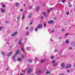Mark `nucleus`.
<instances>
[{"mask_svg":"<svg viewBox=\"0 0 75 75\" xmlns=\"http://www.w3.org/2000/svg\"><path fill=\"white\" fill-rule=\"evenodd\" d=\"M32 71V69L31 68H29L28 69L27 71V74H30Z\"/></svg>","mask_w":75,"mask_h":75,"instance_id":"f257e3e1","label":"nucleus"},{"mask_svg":"<svg viewBox=\"0 0 75 75\" xmlns=\"http://www.w3.org/2000/svg\"><path fill=\"white\" fill-rule=\"evenodd\" d=\"M54 21L53 20H50L48 22V24H53V23H54Z\"/></svg>","mask_w":75,"mask_h":75,"instance_id":"f03ea898","label":"nucleus"},{"mask_svg":"<svg viewBox=\"0 0 75 75\" xmlns=\"http://www.w3.org/2000/svg\"><path fill=\"white\" fill-rule=\"evenodd\" d=\"M61 66L62 67V69H64V67H65V65H64V63H62L61 64Z\"/></svg>","mask_w":75,"mask_h":75,"instance_id":"7ed1b4c3","label":"nucleus"},{"mask_svg":"<svg viewBox=\"0 0 75 75\" xmlns=\"http://www.w3.org/2000/svg\"><path fill=\"white\" fill-rule=\"evenodd\" d=\"M1 53L3 56V57H4L6 56V54H5V52H1Z\"/></svg>","mask_w":75,"mask_h":75,"instance_id":"20e7f679","label":"nucleus"},{"mask_svg":"<svg viewBox=\"0 0 75 75\" xmlns=\"http://www.w3.org/2000/svg\"><path fill=\"white\" fill-rule=\"evenodd\" d=\"M17 32H16L14 33L13 34H11V36H12V37H13V36H14V35H17Z\"/></svg>","mask_w":75,"mask_h":75,"instance_id":"39448f33","label":"nucleus"},{"mask_svg":"<svg viewBox=\"0 0 75 75\" xmlns=\"http://www.w3.org/2000/svg\"><path fill=\"white\" fill-rule=\"evenodd\" d=\"M20 51H19V49H18V50L16 51V54H14L15 55H17L18 54V53H19Z\"/></svg>","mask_w":75,"mask_h":75,"instance_id":"423d86ee","label":"nucleus"},{"mask_svg":"<svg viewBox=\"0 0 75 75\" xmlns=\"http://www.w3.org/2000/svg\"><path fill=\"white\" fill-rule=\"evenodd\" d=\"M37 27L38 28H39V29H40L42 28V25H39Z\"/></svg>","mask_w":75,"mask_h":75,"instance_id":"0eeeda50","label":"nucleus"},{"mask_svg":"<svg viewBox=\"0 0 75 75\" xmlns=\"http://www.w3.org/2000/svg\"><path fill=\"white\" fill-rule=\"evenodd\" d=\"M26 50L27 51H30V50H31V47H27L26 48Z\"/></svg>","mask_w":75,"mask_h":75,"instance_id":"6e6552de","label":"nucleus"},{"mask_svg":"<svg viewBox=\"0 0 75 75\" xmlns=\"http://www.w3.org/2000/svg\"><path fill=\"white\" fill-rule=\"evenodd\" d=\"M43 15L45 17H47V16L46 15V13H45V12H44L42 13Z\"/></svg>","mask_w":75,"mask_h":75,"instance_id":"1a4fd4ad","label":"nucleus"},{"mask_svg":"<svg viewBox=\"0 0 75 75\" xmlns=\"http://www.w3.org/2000/svg\"><path fill=\"white\" fill-rule=\"evenodd\" d=\"M71 65L68 64L67 65V67H66V68H71Z\"/></svg>","mask_w":75,"mask_h":75,"instance_id":"9d476101","label":"nucleus"},{"mask_svg":"<svg viewBox=\"0 0 75 75\" xmlns=\"http://www.w3.org/2000/svg\"><path fill=\"white\" fill-rule=\"evenodd\" d=\"M13 53L12 52H9L7 55V57H9V56H10L11 55H12Z\"/></svg>","mask_w":75,"mask_h":75,"instance_id":"9b49d317","label":"nucleus"},{"mask_svg":"<svg viewBox=\"0 0 75 75\" xmlns=\"http://www.w3.org/2000/svg\"><path fill=\"white\" fill-rule=\"evenodd\" d=\"M40 10V7L39 6H37L36 8V11H38Z\"/></svg>","mask_w":75,"mask_h":75,"instance_id":"f8f14e48","label":"nucleus"},{"mask_svg":"<svg viewBox=\"0 0 75 75\" xmlns=\"http://www.w3.org/2000/svg\"><path fill=\"white\" fill-rule=\"evenodd\" d=\"M32 15H33L32 13H30V14L28 15V17L29 18H31V17H32Z\"/></svg>","mask_w":75,"mask_h":75,"instance_id":"ddd939ff","label":"nucleus"},{"mask_svg":"<svg viewBox=\"0 0 75 75\" xmlns=\"http://www.w3.org/2000/svg\"><path fill=\"white\" fill-rule=\"evenodd\" d=\"M1 11L2 13H4L5 12V10L4 9H1Z\"/></svg>","mask_w":75,"mask_h":75,"instance_id":"4468645a","label":"nucleus"},{"mask_svg":"<svg viewBox=\"0 0 75 75\" xmlns=\"http://www.w3.org/2000/svg\"><path fill=\"white\" fill-rule=\"evenodd\" d=\"M18 61L20 62L22 61V59L20 58V57H19L18 59Z\"/></svg>","mask_w":75,"mask_h":75,"instance_id":"2eb2a0df","label":"nucleus"},{"mask_svg":"<svg viewBox=\"0 0 75 75\" xmlns=\"http://www.w3.org/2000/svg\"><path fill=\"white\" fill-rule=\"evenodd\" d=\"M21 51H23V52H24V51H25L24 50V47H21Z\"/></svg>","mask_w":75,"mask_h":75,"instance_id":"dca6fc26","label":"nucleus"},{"mask_svg":"<svg viewBox=\"0 0 75 75\" xmlns=\"http://www.w3.org/2000/svg\"><path fill=\"white\" fill-rule=\"evenodd\" d=\"M15 6L16 7H18L19 6V3H16L15 4Z\"/></svg>","mask_w":75,"mask_h":75,"instance_id":"f3484780","label":"nucleus"},{"mask_svg":"<svg viewBox=\"0 0 75 75\" xmlns=\"http://www.w3.org/2000/svg\"><path fill=\"white\" fill-rule=\"evenodd\" d=\"M28 61L30 63H31L32 62V60L31 59H29Z\"/></svg>","mask_w":75,"mask_h":75,"instance_id":"a211bd4d","label":"nucleus"},{"mask_svg":"<svg viewBox=\"0 0 75 75\" xmlns=\"http://www.w3.org/2000/svg\"><path fill=\"white\" fill-rule=\"evenodd\" d=\"M44 61H45V60H40V62H41V63H42L44 62Z\"/></svg>","mask_w":75,"mask_h":75,"instance_id":"6ab92c4d","label":"nucleus"},{"mask_svg":"<svg viewBox=\"0 0 75 75\" xmlns=\"http://www.w3.org/2000/svg\"><path fill=\"white\" fill-rule=\"evenodd\" d=\"M69 41H68V40H66V41H65V43H66V44H68V43H69Z\"/></svg>","mask_w":75,"mask_h":75,"instance_id":"aec40b11","label":"nucleus"},{"mask_svg":"<svg viewBox=\"0 0 75 75\" xmlns=\"http://www.w3.org/2000/svg\"><path fill=\"white\" fill-rule=\"evenodd\" d=\"M23 9L21 8L20 9V12H23Z\"/></svg>","mask_w":75,"mask_h":75,"instance_id":"412c9836","label":"nucleus"},{"mask_svg":"<svg viewBox=\"0 0 75 75\" xmlns=\"http://www.w3.org/2000/svg\"><path fill=\"white\" fill-rule=\"evenodd\" d=\"M19 44L20 45H21L22 44V42H21V41H20L19 42Z\"/></svg>","mask_w":75,"mask_h":75,"instance_id":"4be33fe9","label":"nucleus"},{"mask_svg":"<svg viewBox=\"0 0 75 75\" xmlns=\"http://www.w3.org/2000/svg\"><path fill=\"white\" fill-rule=\"evenodd\" d=\"M24 18H25V17L24 16V15H23V17H22V19L23 20V19H24Z\"/></svg>","mask_w":75,"mask_h":75,"instance_id":"5701e85b","label":"nucleus"},{"mask_svg":"<svg viewBox=\"0 0 75 75\" xmlns=\"http://www.w3.org/2000/svg\"><path fill=\"white\" fill-rule=\"evenodd\" d=\"M71 45L72 46H75V43H72L71 44Z\"/></svg>","mask_w":75,"mask_h":75,"instance_id":"b1692460","label":"nucleus"},{"mask_svg":"<svg viewBox=\"0 0 75 75\" xmlns=\"http://www.w3.org/2000/svg\"><path fill=\"white\" fill-rule=\"evenodd\" d=\"M44 25L45 27H46V26L47 25L46 24V23H44Z\"/></svg>","mask_w":75,"mask_h":75,"instance_id":"393cba45","label":"nucleus"},{"mask_svg":"<svg viewBox=\"0 0 75 75\" xmlns=\"http://www.w3.org/2000/svg\"><path fill=\"white\" fill-rule=\"evenodd\" d=\"M29 35V32H27L26 34V35Z\"/></svg>","mask_w":75,"mask_h":75,"instance_id":"a878e982","label":"nucleus"},{"mask_svg":"<svg viewBox=\"0 0 75 75\" xmlns=\"http://www.w3.org/2000/svg\"><path fill=\"white\" fill-rule=\"evenodd\" d=\"M16 57V56L15 55H13L12 57V59H14V58Z\"/></svg>","mask_w":75,"mask_h":75,"instance_id":"bb28decb","label":"nucleus"},{"mask_svg":"<svg viewBox=\"0 0 75 75\" xmlns=\"http://www.w3.org/2000/svg\"><path fill=\"white\" fill-rule=\"evenodd\" d=\"M66 15H69V12H67L66 13Z\"/></svg>","mask_w":75,"mask_h":75,"instance_id":"cd10ccee","label":"nucleus"},{"mask_svg":"<svg viewBox=\"0 0 75 75\" xmlns=\"http://www.w3.org/2000/svg\"><path fill=\"white\" fill-rule=\"evenodd\" d=\"M38 31V27L36 28L35 29V31L37 32Z\"/></svg>","mask_w":75,"mask_h":75,"instance_id":"c85d7f7f","label":"nucleus"},{"mask_svg":"<svg viewBox=\"0 0 75 75\" xmlns=\"http://www.w3.org/2000/svg\"><path fill=\"white\" fill-rule=\"evenodd\" d=\"M3 27H0V31H1V30H2V29L3 28Z\"/></svg>","mask_w":75,"mask_h":75,"instance_id":"c756f323","label":"nucleus"},{"mask_svg":"<svg viewBox=\"0 0 75 75\" xmlns=\"http://www.w3.org/2000/svg\"><path fill=\"white\" fill-rule=\"evenodd\" d=\"M25 58V57H24V56L23 55H22V58Z\"/></svg>","mask_w":75,"mask_h":75,"instance_id":"7c9ffc66","label":"nucleus"},{"mask_svg":"<svg viewBox=\"0 0 75 75\" xmlns=\"http://www.w3.org/2000/svg\"><path fill=\"white\" fill-rule=\"evenodd\" d=\"M51 59H53V58H54V56H51L50 57Z\"/></svg>","mask_w":75,"mask_h":75,"instance_id":"2f4dec72","label":"nucleus"},{"mask_svg":"<svg viewBox=\"0 0 75 75\" xmlns=\"http://www.w3.org/2000/svg\"><path fill=\"white\" fill-rule=\"evenodd\" d=\"M38 73H41V70H38Z\"/></svg>","mask_w":75,"mask_h":75,"instance_id":"473e14b6","label":"nucleus"},{"mask_svg":"<svg viewBox=\"0 0 75 75\" xmlns=\"http://www.w3.org/2000/svg\"><path fill=\"white\" fill-rule=\"evenodd\" d=\"M49 73H50V72H49L48 71H47L46 72V74H49Z\"/></svg>","mask_w":75,"mask_h":75,"instance_id":"72a5a7b5","label":"nucleus"},{"mask_svg":"<svg viewBox=\"0 0 75 75\" xmlns=\"http://www.w3.org/2000/svg\"><path fill=\"white\" fill-rule=\"evenodd\" d=\"M54 51L55 52H57L58 51L57 50V49H55L54 50Z\"/></svg>","mask_w":75,"mask_h":75,"instance_id":"f704fd0d","label":"nucleus"},{"mask_svg":"<svg viewBox=\"0 0 75 75\" xmlns=\"http://www.w3.org/2000/svg\"><path fill=\"white\" fill-rule=\"evenodd\" d=\"M65 0H62V3H64V2H65Z\"/></svg>","mask_w":75,"mask_h":75,"instance_id":"c9c22d12","label":"nucleus"},{"mask_svg":"<svg viewBox=\"0 0 75 75\" xmlns=\"http://www.w3.org/2000/svg\"><path fill=\"white\" fill-rule=\"evenodd\" d=\"M20 18V16H18L17 17L18 20H19Z\"/></svg>","mask_w":75,"mask_h":75,"instance_id":"e433bc0d","label":"nucleus"},{"mask_svg":"<svg viewBox=\"0 0 75 75\" xmlns=\"http://www.w3.org/2000/svg\"><path fill=\"white\" fill-rule=\"evenodd\" d=\"M3 7H6V5H2Z\"/></svg>","mask_w":75,"mask_h":75,"instance_id":"4c0bfd02","label":"nucleus"},{"mask_svg":"<svg viewBox=\"0 0 75 75\" xmlns=\"http://www.w3.org/2000/svg\"><path fill=\"white\" fill-rule=\"evenodd\" d=\"M54 20H57V18H53Z\"/></svg>","mask_w":75,"mask_h":75,"instance_id":"58836bf2","label":"nucleus"},{"mask_svg":"<svg viewBox=\"0 0 75 75\" xmlns=\"http://www.w3.org/2000/svg\"><path fill=\"white\" fill-rule=\"evenodd\" d=\"M55 61L54 60H53L52 62V63H54V62H55Z\"/></svg>","mask_w":75,"mask_h":75,"instance_id":"ea45409f","label":"nucleus"},{"mask_svg":"<svg viewBox=\"0 0 75 75\" xmlns=\"http://www.w3.org/2000/svg\"><path fill=\"white\" fill-rule=\"evenodd\" d=\"M28 27H27L26 28L25 30H28Z\"/></svg>","mask_w":75,"mask_h":75,"instance_id":"a19ab883","label":"nucleus"},{"mask_svg":"<svg viewBox=\"0 0 75 75\" xmlns=\"http://www.w3.org/2000/svg\"><path fill=\"white\" fill-rule=\"evenodd\" d=\"M32 8V6H30L29 7V9H31Z\"/></svg>","mask_w":75,"mask_h":75,"instance_id":"79ce46f5","label":"nucleus"},{"mask_svg":"<svg viewBox=\"0 0 75 75\" xmlns=\"http://www.w3.org/2000/svg\"><path fill=\"white\" fill-rule=\"evenodd\" d=\"M33 24V22H31L30 23V25H31V24Z\"/></svg>","mask_w":75,"mask_h":75,"instance_id":"37998d69","label":"nucleus"},{"mask_svg":"<svg viewBox=\"0 0 75 75\" xmlns=\"http://www.w3.org/2000/svg\"><path fill=\"white\" fill-rule=\"evenodd\" d=\"M5 23H8V21H6L5 22Z\"/></svg>","mask_w":75,"mask_h":75,"instance_id":"c03bdc74","label":"nucleus"},{"mask_svg":"<svg viewBox=\"0 0 75 75\" xmlns=\"http://www.w3.org/2000/svg\"><path fill=\"white\" fill-rule=\"evenodd\" d=\"M67 72H68V73H69V72H70V71H69V70H67Z\"/></svg>","mask_w":75,"mask_h":75,"instance_id":"a18cd8bd","label":"nucleus"},{"mask_svg":"<svg viewBox=\"0 0 75 75\" xmlns=\"http://www.w3.org/2000/svg\"><path fill=\"white\" fill-rule=\"evenodd\" d=\"M54 31H55V30H52V33H54Z\"/></svg>","mask_w":75,"mask_h":75,"instance_id":"49530a36","label":"nucleus"},{"mask_svg":"<svg viewBox=\"0 0 75 75\" xmlns=\"http://www.w3.org/2000/svg\"><path fill=\"white\" fill-rule=\"evenodd\" d=\"M69 7H72V5H70Z\"/></svg>","mask_w":75,"mask_h":75,"instance_id":"de8ad7c7","label":"nucleus"},{"mask_svg":"<svg viewBox=\"0 0 75 75\" xmlns=\"http://www.w3.org/2000/svg\"><path fill=\"white\" fill-rule=\"evenodd\" d=\"M69 49L70 50H72V47H70L69 48Z\"/></svg>","mask_w":75,"mask_h":75,"instance_id":"09e8293b","label":"nucleus"},{"mask_svg":"<svg viewBox=\"0 0 75 75\" xmlns=\"http://www.w3.org/2000/svg\"><path fill=\"white\" fill-rule=\"evenodd\" d=\"M62 31H64V29H62Z\"/></svg>","mask_w":75,"mask_h":75,"instance_id":"8fccbe9b","label":"nucleus"},{"mask_svg":"<svg viewBox=\"0 0 75 75\" xmlns=\"http://www.w3.org/2000/svg\"><path fill=\"white\" fill-rule=\"evenodd\" d=\"M41 18H42V19H43V18H44V17H43V16H41Z\"/></svg>","mask_w":75,"mask_h":75,"instance_id":"3c124183","label":"nucleus"},{"mask_svg":"<svg viewBox=\"0 0 75 75\" xmlns=\"http://www.w3.org/2000/svg\"><path fill=\"white\" fill-rule=\"evenodd\" d=\"M8 68H6V71H8Z\"/></svg>","mask_w":75,"mask_h":75,"instance_id":"603ef678","label":"nucleus"},{"mask_svg":"<svg viewBox=\"0 0 75 75\" xmlns=\"http://www.w3.org/2000/svg\"><path fill=\"white\" fill-rule=\"evenodd\" d=\"M68 4H69V5H70V4H71V3H70V2H69L68 3Z\"/></svg>","mask_w":75,"mask_h":75,"instance_id":"864d4df0","label":"nucleus"},{"mask_svg":"<svg viewBox=\"0 0 75 75\" xmlns=\"http://www.w3.org/2000/svg\"><path fill=\"white\" fill-rule=\"evenodd\" d=\"M13 60L14 61H16V59H13Z\"/></svg>","mask_w":75,"mask_h":75,"instance_id":"5fc2aeb1","label":"nucleus"},{"mask_svg":"<svg viewBox=\"0 0 75 75\" xmlns=\"http://www.w3.org/2000/svg\"><path fill=\"white\" fill-rule=\"evenodd\" d=\"M35 59L36 60H38V58H37V57Z\"/></svg>","mask_w":75,"mask_h":75,"instance_id":"6e6d98bb","label":"nucleus"},{"mask_svg":"<svg viewBox=\"0 0 75 75\" xmlns=\"http://www.w3.org/2000/svg\"><path fill=\"white\" fill-rule=\"evenodd\" d=\"M65 35H66V36L68 35V33H67L65 34Z\"/></svg>","mask_w":75,"mask_h":75,"instance_id":"4d7b16f0","label":"nucleus"},{"mask_svg":"<svg viewBox=\"0 0 75 75\" xmlns=\"http://www.w3.org/2000/svg\"><path fill=\"white\" fill-rule=\"evenodd\" d=\"M23 6L24 7H25V4H23Z\"/></svg>","mask_w":75,"mask_h":75,"instance_id":"13d9d810","label":"nucleus"},{"mask_svg":"<svg viewBox=\"0 0 75 75\" xmlns=\"http://www.w3.org/2000/svg\"><path fill=\"white\" fill-rule=\"evenodd\" d=\"M9 48H11V46H9Z\"/></svg>","mask_w":75,"mask_h":75,"instance_id":"bf43d9fd","label":"nucleus"},{"mask_svg":"<svg viewBox=\"0 0 75 75\" xmlns=\"http://www.w3.org/2000/svg\"><path fill=\"white\" fill-rule=\"evenodd\" d=\"M61 38H62V37H60V38H59V39H61Z\"/></svg>","mask_w":75,"mask_h":75,"instance_id":"052dcab7","label":"nucleus"},{"mask_svg":"<svg viewBox=\"0 0 75 75\" xmlns=\"http://www.w3.org/2000/svg\"><path fill=\"white\" fill-rule=\"evenodd\" d=\"M53 9V8H50V10H52Z\"/></svg>","mask_w":75,"mask_h":75,"instance_id":"680f3d73","label":"nucleus"},{"mask_svg":"<svg viewBox=\"0 0 75 75\" xmlns=\"http://www.w3.org/2000/svg\"><path fill=\"white\" fill-rule=\"evenodd\" d=\"M45 6V4H43L42 6Z\"/></svg>","mask_w":75,"mask_h":75,"instance_id":"e2e57ef3","label":"nucleus"},{"mask_svg":"<svg viewBox=\"0 0 75 75\" xmlns=\"http://www.w3.org/2000/svg\"><path fill=\"white\" fill-rule=\"evenodd\" d=\"M16 41H18V39H17L16 40Z\"/></svg>","mask_w":75,"mask_h":75,"instance_id":"0e129e2a","label":"nucleus"},{"mask_svg":"<svg viewBox=\"0 0 75 75\" xmlns=\"http://www.w3.org/2000/svg\"><path fill=\"white\" fill-rule=\"evenodd\" d=\"M48 12H50V10H48Z\"/></svg>","mask_w":75,"mask_h":75,"instance_id":"69168bd1","label":"nucleus"},{"mask_svg":"<svg viewBox=\"0 0 75 75\" xmlns=\"http://www.w3.org/2000/svg\"><path fill=\"white\" fill-rule=\"evenodd\" d=\"M23 71H24L23 72H25V70Z\"/></svg>","mask_w":75,"mask_h":75,"instance_id":"338daca9","label":"nucleus"},{"mask_svg":"<svg viewBox=\"0 0 75 75\" xmlns=\"http://www.w3.org/2000/svg\"><path fill=\"white\" fill-rule=\"evenodd\" d=\"M20 75H23V74L21 73Z\"/></svg>","mask_w":75,"mask_h":75,"instance_id":"774afa93","label":"nucleus"}]
</instances>
